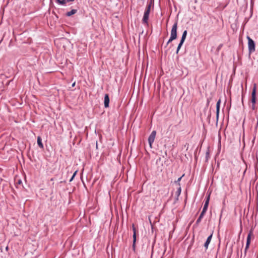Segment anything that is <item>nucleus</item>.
<instances>
[{
  "mask_svg": "<svg viewBox=\"0 0 258 258\" xmlns=\"http://www.w3.org/2000/svg\"><path fill=\"white\" fill-rule=\"evenodd\" d=\"M248 40V48L249 53H252L255 51V43L254 41L248 36L246 37Z\"/></svg>",
  "mask_w": 258,
  "mask_h": 258,
  "instance_id": "3",
  "label": "nucleus"
},
{
  "mask_svg": "<svg viewBox=\"0 0 258 258\" xmlns=\"http://www.w3.org/2000/svg\"><path fill=\"white\" fill-rule=\"evenodd\" d=\"M187 30H184L182 33V37H181V38L180 40L181 41L184 42L186 37V35H187Z\"/></svg>",
  "mask_w": 258,
  "mask_h": 258,
  "instance_id": "14",
  "label": "nucleus"
},
{
  "mask_svg": "<svg viewBox=\"0 0 258 258\" xmlns=\"http://www.w3.org/2000/svg\"><path fill=\"white\" fill-rule=\"evenodd\" d=\"M98 148L97 142H96V148Z\"/></svg>",
  "mask_w": 258,
  "mask_h": 258,
  "instance_id": "32",
  "label": "nucleus"
},
{
  "mask_svg": "<svg viewBox=\"0 0 258 258\" xmlns=\"http://www.w3.org/2000/svg\"><path fill=\"white\" fill-rule=\"evenodd\" d=\"M37 142L38 146L42 149H44V146L42 142L41 138L40 136L37 137Z\"/></svg>",
  "mask_w": 258,
  "mask_h": 258,
  "instance_id": "10",
  "label": "nucleus"
},
{
  "mask_svg": "<svg viewBox=\"0 0 258 258\" xmlns=\"http://www.w3.org/2000/svg\"><path fill=\"white\" fill-rule=\"evenodd\" d=\"M177 22L176 21L172 26L171 31V35L169 39L166 43L165 47L173 40H175L177 38Z\"/></svg>",
  "mask_w": 258,
  "mask_h": 258,
  "instance_id": "1",
  "label": "nucleus"
},
{
  "mask_svg": "<svg viewBox=\"0 0 258 258\" xmlns=\"http://www.w3.org/2000/svg\"><path fill=\"white\" fill-rule=\"evenodd\" d=\"M150 13V12L145 10L142 19V22L143 24L148 25Z\"/></svg>",
  "mask_w": 258,
  "mask_h": 258,
  "instance_id": "5",
  "label": "nucleus"
},
{
  "mask_svg": "<svg viewBox=\"0 0 258 258\" xmlns=\"http://www.w3.org/2000/svg\"><path fill=\"white\" fill-rule=\"evenodd\" d=\"M137 238L134 237V238H133V245L132 248L134 251L136 252V242Z\"/></svg>",
  "mask_w": 258,
  "mask_h": 258,
  "instance_id": "18",
  "label": "nucleus"
},
{
  "mask_svg": "<svg viewBox=\"0 0 258 258\" xmlns=\"http://www.w3.org/2000/svg\"><path fill=\"white\" fill-rule=\"evenodd\" d=\"M221 103V100L219 99L216 104V118H217V121L218 120V117L219 115V112H220V105Z\"/></svg>",
  "mask_w": 258,
  "mask_h": 258,
  "instance_id": "8",
  "label": "nucleus"
},
{
  "mask_svg": "<svg viewBox=\"0 0 258 258\" xmlns=\"http://www.w3.org/2000/svg\"><path fill=\"white\" fill-rule=\"evenodd\" d=\"M75 84H76V83H75V82L73 83L72 84V87H75Z\"/></svg>",
  "mask_w": 258,
  "mask_h": 258,
  "instance_id": "30",
  "label": "nucleus"
},
{
  "mask_svg": "<svg viewBox=\"0 0 258 258\" xmlns=\"http://www.w3.org/2000/svg\"><path fill=\"white\" fill-rule=\"evenodd\" d=\"M61 0H56V2L60 5V2Z\"/></svg>",
  "mask_w": 258,
  "mask_h": 258,
  "instance_id": "29",
  "label": "nucleus"
},
{
  "mask_svg": "<svg viewBox=\"0 0 258 258\" xmlns=\"http://www.w3.org/2000/svg\"><path fill=\"white\" fill-rule=\"evenodd\" d=\"M21 183H22L21 180H19L18 181V184H20Z\"/></svg>",
  "mask_w": 258,
  "mask_h": 258,
  "instance_id": "31",
  "label": "nucleus"
},
{
  "mask_svg": "<svg viewBox=\"0 0 258 258\" xmlns=\"http://www.w3.org/2000/svg\"><path fill=\"white\" fill-rule=\"evenodd\" d=\"M77 12V10L76 9H73L71 11L68 12L66 13V16L68 17H70L73 15L75 14Z\"/></svg>",
  "mask_w": 258,
  "mask_h": 258,
  "instance_id": "11",
  "label": "nucleus"
},
{
  "mask_svg": "<svg viewBox=\"0 0 258 258\" xmlns=\"http://www.w3.org/2000/svg\"><path fill=\"white\" fill-rule=\"evenodd\" d=\"M222 45H223V44H220V45L218 46V47H217V51H219V50H220V49H221V48L222 47Z\"/></svg>",
  "mask_w": 258,
  "mask_h": 258,
  "instance_id": "27",
  "label": "nucleus"
},
{
  "mask_svg": "<svg viewBox=\"0 0 258 258\" xmlns=\"http://www.w3.org/2000/svg\"><path fill=\"white\" fill-rule=\"evenodd\" d=\"M156 135V132L155 131H153L148 138V142L151 148H152V144L154 142Z\"/></svg>",
  "mask_w": 258,
  "mask_h": 258,
  "instance_id": "4",
  "label": "nucleus"
},
{
  "mask_svg": "<svg viewBox=\"0 0 258 258\" xmlns=\"http://www.w3.org/2000/svg\"><path fill=\"white\" fill-rule=\"evenodd\" d=\"M132 227H133V238H134V237H135L136 238H137V230H136V228L135 226V225L134 224H133L132 225Z\"/></svg>",
  "mask_w": 258,
  "mask_h": 258,
  "instance_id": "16",
  "label": "nucleus"
},
{
  "mask_svg": "<svg viewBox=\"0 0 258 258\" xmlns=\"http://www.w3.org/2000/svg\"><path fill=\"white\" fill-rule=\"evenodd\" d=\"M184 42L183 41H180V42L178 44V45L177 46V50H176V54H178L180 49L181 48L182 45H183Z\"/></svg>",
  "mask_w": 258,
  "mask_h": 258,
  "instance_id": "17",
  "label": "nucleus"
},
{
  "mask_svg": "<svg viewBox=\"0 0 258 258\" xmlns=\"http://www.w3.org/2000/svg\"><path fill=\"white\" fill-rule=\"evenodd\" d=\"M153 2H152V0H151L150 2L148 4L145 10L150 12L151 8L152 6H153Z\"/></svg>",
  "mask_w": 258,
  "mask_h": 258,
  "instance_id": "13",
  "label": "nucleus"
},
{
  "mask_svg": "<svg viewBox=\"0 0 258 258\" xmlns=\"http://www.w3.org/2000/svg\"><path fill=\"white\" fill-rule=\"evenodd\" d=\"M256 84H254L251 92V102L252 103L251 108L252 110L255 109V103H256Z\"/></svg>",
  "mask_w": 258,
  "mask_h": 258,
  "instance_id": "2",
  "label": "nucleus"
},
{
  "mask_svg": "<svg viewBox=\"0 0 258 258\" xmlns=\"http://www.w3.org/2000/svg\"><path fill=\"white\" fill-rule=\"evenodd\" d=\"M78 171L76 170L74 173V174H73L72 176L71 177V179H70L69 181L70 182H71L74 178V177H75V176L77 174V173Z\"/></svg>",
  "mask_w": 258,
  "mask_h": 258,
  "instance_id": "23",
  "label": "nucleus"
},
{
  "mask_svg": "<svg viewBox=\"0 0 258 258\" xmlns=\"http://www.w3.org/2000/svg\"><path fill=\"white\" fill-rule=\"evenodd\" d=\"M210 156H209V152L208 151H207L206 152V161H207L208 160V159L209 158Z\"/></svg>",
  "mask_w": 258,
  "mask_h": 258,
  "instance_id": "24",
  "label": "nucleus"
},
{
  "mask_svg": "<svg viewBox=\"0 0 258 258\" xmlns=\"http://www.w3.org/2000/svg\"><path fill=\"white\" fill-rule=\"evenodd\" d=\"M153 2H152V0H151L150 2L148 4L145 10L150 12L151 8L152 6H153Z\"/></svg>",
  "mask_w": 258,
  "mask_h": 258,
  "instance_id": "12",
  "label": "nucleus"
},
{
  "mask_svg": "<svg viewBox=\"0 0 258 258\" xmlns=\"http://www.w3.org/2000/svg\"><path fill=\"white\" fill-rule=\"evenodd\" d=\"M110 99L109 95L108 94H105L104 95V105L105 108H107L109 107Z\"/></svg>",
  "mask_w": 258,
  "mask_h": 258,
  "instance_id": "7",
  "label": "nucleus"
},
{
  "mask_svg": "<svg viewBox=\"0 0 258 258\" xmlns=\"http://www.w3.org/2000/svg\"><path fill=\"white\" fill-rule=\"evenodd\" d=\"M75 0H61L60 2V5H64L67 3L70 2H74Z\"/></svg>",
  "mask_w": 258,
  "mask_h": 258,
  "instance_id": "19",
  "label": "nucleus"
},
{
  "mask_svg": "<svg viewBox=\"0 0 258 258\" xmlns=\"http://www.w3.org/2000/svg\"><path fill=\"white\" fill-rule=\"evenodd\" d=\"M253 234L252 230L251 229L248 234L247 239H246V246L247 248H249V245L250 243V240H251V237Z\"/></svg>",
  "mask_w": 258,
  "mask_h": 258,
  "instance_id": "6",
  "label": "nucleus"
},
{
  "mask_svg": "<svg viewBox=\"0 0 258 258\" xmlns=\"http://www.w3.org/2000/svg\"><path fill=\"white\" fill-rule=\"evenodd\" d=\"M208 206H204L202 211H204L206 213L207 209H208Z\"/></svg>",
  "mask_w": 258,
  "mask_h": 258,
  "instance_id": "25",
  "label": "nucleus"
},
{
  "mask_svg": "<svg viewBox=\"0 0 258 258\" xmlns=\"http://www.w3.org/2000/svg\"><path fill=\"white\" fill-rule=\"evenodd\" d=\"M248 249V248H246V246H245V249H244V255H246V251H247V250Z\"/></svg>",
  "mask_w": 258,
  "mask_h": 258,
  "instance_id": "28",
  "label": "nucleus"
},
{
  "mask_svg": "<svg viewBox=\"0 0 258 258\" xmlns=\"http://www.w3.org/2000/svg\"><path fill=\"white\" fill-rule=\"evenodd\" d=\"M242 104H243V98H242Z\"/></svg>",
  "mask_w": 258,
  "mask_h": 258,
  "instance_id": "33",
  "label": "nucleus"
},
{
  "mask_svg": "<svg viewBox=\"0 0 258 258\" xmlns=\"http://www.w3.org/2000/svg\"><path fill=\"white\" fill-rule=\"evenodd\" d=\"M206 212H204V211H202L201 213L200 214V215L199 217H202L203 218V217L204 216Z\"/></svg>",
  "mask_w": 258,
  "mask_h": 258,
  "instance_id": "26",
  "label": "nucleus"
},
{
  "mask_svg": "<svg viewBox=\"0 0 258 258\" xmlns=\"http://www.w3.org/2000/svg\"><path fill=\"white\" fill-rule=\"evenodd\" d=\"M202 218H203L202 217H199V218H198V219L197 220V221L196 222L195 225L198 226L199 224V223L201 222Z\"/></svg>",
  "mask_w": 258,
  "mask_h": 258,
  "instance_id": "22",
  "label": "nucleus"
},
{
  "mask_svg": "<svg viewBox=\"0 0 258 258\" xmlns=\"http://www.w3.org/2000/svg\"><path fill=\"white\" fill-rule=\"evenodd\" d=\"M181 187L180 186H179L178 188H177V191H176L175 192V194L177 196V198H176V200H177L178 199V197L179 196V195H180L181 194Z\"/></svg>",
  "mask_w": 258,
  "mask_h": 258,
  "instance_id": "15",
  "label": "nucleus"
},
{
  "mask_svg": "<svg viewBox=\"0 0 258 258\" xmlns=\"http://www.w3.org/2000/svg\"><path fill=\"white\" fill-rule=\"evenodd\" d=\"M184 175V174H183L181 177H180L179 178H178L177 179V180H175V183L177 184H178V186H180V181L181 180L182 177Z\"/></svg>",
  "mask_w": 258,
  "mask_h": 258,
  "instance_id": "20",
  "label": "nucleus"
},
{
  "mask_svg": "<svg viewBox=\"0 0 258 258\" xmlns=\"http://www.w3.org/2000/svg\"><path fill=\"white\" fill-rule=\"evenodd\" d=\"M209 200H210V195H209L207 197V199L205 202L204 206H206L208 207L209 204Z\"/></svg>",
  "mask_w": 258,
  "mask_h": 258,
  "instance_id": "21",
  "label": "nucleus"
},
{
  "mask_svg": "<svg viewBox=\"0 0 258 258\" xmlns=\"http://www.w3.org/2000/svg\"><path fill=\"white\" fill-rule=\"evenodd\" d=\"M212 235H213V234H211L210 235H209L208 237V238L204 244V247L206 248V249H207L208 248L209 244L210 243L211 239H212Z\"/></svg>",
  "mask_w": 258,
  "mask_h": 258,
  "instance_id": "9",
  "label": "nucleus"
}]
</instances>
